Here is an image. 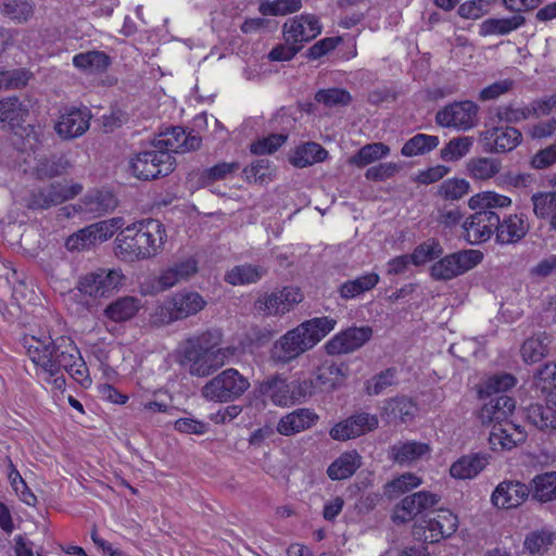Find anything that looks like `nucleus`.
<instances>
[{"mask_svg": "<svg viewBox=\"0 0 556 556\" xmlns=\"http://www.w3.org/2000/svg\"><path fill=\"white\" fill-rule=\"evenodd\" d=\"M24 346L31 362L48 375L47 381L52 382L58 390H64L65 378L61 372L66 371L81 387L91 386L89 369L80 354L79 349L67 336L52 339L50 336L42 338H25Z\"/></svg>", "mask_w": 556, "mask_h": 556, "instance_id": "nucleus-1", "label": "nucleus"}, {"mask_svg": "<svg viewBox=\"0 0 556 556\" xmlns=\"http://www.w3.org/2000/svg\"><path fill=\"white\" fill-rule=\"evenodd\" d=\"M336 325L337 320L328 316L303 321L287 331L274 343L271 349L273 359L282 364L295 359L320 342L334 329Z\"/></svg>", "mask_w": 556, "mask_h": 556, "instance_id": "nucleus-2", "label": "nucleus"}, {"mask_svg": "<svg viewBox=\"0 0 556 556\" xmlns=\"http://www.w3.org/2000/svg\"><path fill=\"white\" fill-rule=\"evenodd\" d=\"M220 332L215 329L188 338L181 346V364L195 377H207L226 363L227 350L218 348Z\"/></svg>", "mask_w": 556, "mask_h": 556, "instance_id": "nucleus-3", "label": "nucleus"}, {"mask_svg": "<svg viewBox=\"0 0 556 556\" xmlns=\"http://www.w3.org/2000/svg\"><path fill=\"white\" fill-rule=\"evenodd\" d=\"M166 238L164 225L149 218L127 226L118 233L116 241L121 254L130 260H147L163 250Z\"/></svg>", "mask_w": 556, "mask_h": 556, "instance_id": "nucleus-4", "label": "nucleus"}, {"mask_svg": "<svg viewBox=\"0 0 556 556\" xmlns=\"http://www.w3.org/2000/svg\"><path fill=\"white\" fill-rule=\"evenodd\" d=\"M513 200L495 191H482L472 195L468 206L475 211L464 223L465 238L470 244H479L490 240L491 227L483 219L490 215H502L504 210L511 206Z\"/></svg>", "mask_w": 556, "mask_h": 556, "instance_id": "nucleus-5", "label": "nucleus"}, {"mask_svg": "<svg viewBox=\"0 0 556 556\" xmlns=\"http://www.w3.org/2000/svg\"><path fill=\"white\" fill-rule=\"evenodd\" d=\"M206 302L198 292L180 291L156 305L149 317L150 325L162 327L202 311Z\"/></svg>", "mask_w": 556, "mask_h": 556, "instance_id": "nucleus-6", "label": "nucleus"}, {"mask_svg": "<svg viewBox=\"0 0 556 556\" xmlns=\"http://www.w3.org/2000/svg\"><path fill=\"white\" fill-rule=\"evenodd\" d=\"M250 388L247 377L235 368H227L208 380L202 388V396L212 402L226 403L241 397Z\"/></svg>", "mask_w": 556, "mask_h": 556, "instance_id": "nucleus-7", "label": "nucleus"}, {"mask_svg": "<svg viewBox=\"0 0 556 556\" xmlns=\"http://www.w3.org/2000/svg\"><path fill=\"white\" fill-rule=\"evenodd\" d=\"M128 167L131 175L140 180L157 179L174 170L175 157L153 144L152 149L135 154Z\"/></svg>", "mask_w": 556, "mask_h": 556, "instance_id": "nucleus-8", "label": "nucleus"}, {"mask_svg": "<svg viewBox=\"0 0 556 556\" xmlns=\"http://www.w3.org/2000/svg\"><path fill=\"white\" fill-rule=\"evenodd\" d=\"M458 528V518L448 509H439L426 515L414 526L413 535L415 540L433 544L443 539L450 538Z\"/></svg>", "mask_w": 556, "mask_h": 556, "instance_id": "nucleus-9", "label": "nucleus"}, {"mask_svg": "<svg viewBox=\"0 0 556 556\" xmlns=\"http://www.w3.org/2000/svg\"><path fill=\"white\" fill-rule=\"evenodd\" d=\"M482 260L483 253L479 250L457 251L433 263L430 276L435 281H448L475 268Z\"/></svg>", "mask_w": 556, "mask_h": 556, "instance_id": "nucleus-10", "label": "nucleus"}, {"mask_svg": "<svg viewBox=\"0 0 556 556\" xmlns=\"http://www.w3.org/2000/svg\"><path fill=\"white\" fill-rule=\"evenodd\" d=\"M124 280L121 269L97 268L79 277L77 289L92 299L108 298L124 285Z\"/></svg>", "mask_w": 556, "mask_h": 556, "instance_id": "nucleus-11", "label": "nucleus"}, {"mask_svg": "<svg viewBox=\"0 0 556 556\" xmlns=\"http://www.w3.org/2000/svg\"><path fill=\"white\" fill-rule=\"evenodd\" d=\"M491 219H483L490 224V239L495 236V241L501 245L516 244L529 232L530 224L523 213L508 215H490Z\"/></svg>", "mask_w": 556, "mask_h": 556, "instance_id": "nucleus-12", "label": "nucleus"}, {"mask_svg": "<svg viewBox=\"0 0 556 556\" xmlns=\"http://www.w3.org/2000/svg\"><path fill=\"white\" fill-rule=\"evenodd\" d=\"M117 199L108 189H96L89 191L80 201L72 206H64L61 211L67 217L79 215L81 218H97L115 210Z\"/></svg>", "mask_w": 556, "mask_h": 556, "instance_id": "nucleus-13", "label": "nucleus"}, {"mask_svg": "<svg viewBox=\"0 0 556 556\" xmlns=\"http://www.w3.org/2000/svg\"><path fill=\"white\" fill-rule=\"evenodd\" d=\"M478 112L479 106L472 101H455L437 112L435 123L444 128L467 131L478 125Z\"/></svg>", "mask_w": 556, "mask_h": 556, "instance_id": "nucleus-14", "label": "nucleus"}, {"mask_svg": "<svg viewBox=\"0 0 556 556\" xmlns=\"http://www.w3.org/2000/svg\"><path fill=\"white\" fill-rule=\"evenodd\" d=\"M83 191L80 184L66 186L60 182L50 184L45 188L31 190L24 199L25 206L29 210H48L67 200L74 199Z\"/></svg>", "mask_w": 556, "mask_h": 556, "instance_id": "nucleus-15", "label": "nucleus"}, {"mask_svg": "<svg viewBox=\"0 0 556 556\" xmlns=\"http://www.w3.org/2000/svg\"><path fill=\"white\" fill-rule=\"evenodd\" d=\"M300 289L285 287L281 290L262 294L254 304L255 309L263 316H282L302 302Z\"/></svg>", "mask_w": 556, "mask_h": 556, "instance_id": "nucleus-16", "label": "nucleus"}, {"mask_svg": "<svg viewBox=\"0 0 556 556\" xmlns=\"http://www.w3.org/2000/svg\"><path fill=\"white\" fill-rule=\"evenodd\" d=\"M484 143V150L490 153H506L518 147L522 140L521 132L511 126H490L479 135Z\"/></svg>", "mask_w": 556, "mask_h": 556, "instance_id": "nucleus-17", "label": "nucleus"}, {"mask_svg": "<svg viewBox=\"0 0 556 556\" xmlns=\"http://www.w3.org/2000/svg\"><path fill=\"white\" fill-rule=\"evenodd\" d=\"M378 425L379 420L376 415L362 412L337 422L330 429L329 435L332 440L343 442L374 431Z\"/></svg>", "mask_w": 556, "mask_h": 556, "instance_id": "nucleus-18", "label": "nucleus"}, {"mask_svg": "<svg viewBox=\"0 0 556 556\" xmlns=\"http://www.w3.org/2000/svg\"><path fill=\"white\" fill-rule=\"evenodd\" d=\"M92 115L88 108H67L59 116L54 125L58 136L71 140L83 136L90 126Z\"/></svg>", "mask_w": 556, "mask_h": 556, "instance_id": "nucleus-19", "label": "nucleus"}, {"mask_svg": "<svg viewBox=\"0 0 556 556\" xmlns=\"http://www.w3.org/2000/svg\"><path fill=\"white\" fill-rule=\"evenodd\" d=\"M372 328L369 326L351 327L331 338L325 350L329 355L348 354L361 349L372 337Z\"/></svg>", "mask_w": 556, "mask_h": 556, "instance_id": "nucleus-20", "label": "nucleus"}, {"mask_svg": "<svg viewBox=\"0 0 556 556\" xmlns=\"http://www.w3.org/2000/svg\"><path fill=\"white\" fill-rule=\"evenodd\" d=\"M323 30L317 16L313 14H301L289 18L283 24V36L289 45L301 46L315 39Z\"/></svg>", "mask_w": 556, "mask_h": 556, "instance_id": "nucleus-21", "label": "nucleus"}, {"mask_svg": "<svg viewBox=\"0 0 556 556\" xmlns=\"http://www.w3.org/2000/svg\"><path fill=\"white\" fill-rule=\"evenodd\" d=\"M439 500L437 494L428 491H419L407 495L396 504L392 519L397 523L410 521L424 510L434 507Z\"/></svg>", "mask_w": 556, "mask_h": 556, "instance_id": "nucleus-22", "label": "nucleus"}, {"mask_svg": "<svg viewBox=\"0 0 556 556\" xmlns=\"http://www.w3.org/2000/svg\"><path fill=\"white\" fill-rule=\"evenodd\" d=\"M201 137L186 132L182 127H172L161 132L154 141L155 148L172 153H186L200 148Z\"/></svg>", "mask_w": 556, "mask_h": 556, "instance_id": "nucleus-23", "label": "nucleus"}, {"mask_svg": "<svg viewBox=\"0 0 556 556\" xmlns=\"http://www.w3.org/2000/svg\"><path fill=\"white\" fill-rule=\"evenodd\" d=\"M483 399H488L479 410V419L483 425L509 422L508 418L516 408V401L513 397L502 394L484 396Z\"/></svg>", "mask_w": 556, "mask_h": 556, "instance_id": "nucleus-24", "label": "nucleus"}, {"mask_svg": "<svg viewBox=\"0 0 556 556\" xmlns=\"http://www.w3.org/2000/svg\"><path fill=\"white\" fill-rule=\"evenodd\" d=\"M526 439L527 432L520 426L509 421L493 425L489 443L493 451H510L522 444Z\"/></svg>", "mask_w": 556, "mask_h": 556, "instance_id": "nucleus-25", "label": "nucleus"}, {"mask_svg": "<svg viewBox=\"0 0 556 556\" xmlns=\"http://www.w3.org/2000/svg\"><path fill=\"white\" fill-rule=\"evenodd\" d=\"M198 273V261L190 256L166 267L157 277L159 291H165L188 281Z\"/></svg>", "mask_w": 556, "mask_h": 556, "instance_id": "nucleus-26", "label": "nucleus"}, {"mask_svg": "<svg viewBox=\"0 0 556 556\" xmlns=\"http://www.w3.org/2000/svg\"><path fill=\"white\" fill-rule=\"evenodd\" d=\"M530 494V489L519 481H504L492 494L494 506L510 509L519 506Z\"/></svg>", "mask_w": 556, "mask_h": 556, "instance_id": "nucleus-27", "label": "nucleus"}, {"mask_svg": "<svg viewBox=\"0 0 556 556\" xmlns=\"http://www.w3.org/2000/svg\"><path fill=\"white\" fill-rule=\"evenodd\" d=\"M490 463V455L484 452H476L463 455L450 467V475L454 479H475Z\"/></svg>", "mask_w": 556, "mask_h": 556, "instance_id": "nucleus-28", "label": "nucleus"}, {"mask_svg": "<svg viewBox=\"0 0 556 556\" xmlns=\"http://www.w3.org/2000/svg\"><path fill=\"white\" fill-rule=\"evenodd\" d=\"M319 416L311 408H298L280 418L277 431L290 437L315 426Z\"/></svg>", "mask_w": 556, "mask_h": 556, "instance_id": "nucleus-29", "label": "nucleus"}, {"mask_svg": "<svg viewBox=\"0 0 556 556\" xmlns=\"http://www.w3.org/2000/svg\"><path fill=\"white\" fill-rule=\"evenodd\" d=\"M258 391L262 396L270 400L276 406H292L291 384L279 375L263 380L258 386Z\"/></svg>", "mask_w": 556, "mask_h": 556, "instance_id": "nucleus-30", "label": "nucleus"}, {"mask_svg": "<svg viewBox=\"0 0 556 556\" xmlns=\"http://www.w3.org/2000/svg\"><path fill=\"white\" fill-rule=\"evenodd\" d=\"M344 364L324 363L314 374L315 388L317 391H332L338 388L345 376Z\"/></svg>", "mask_w": 556, "mask_h": 556, "instance_id": "nucleus-31", "label": "nucleus"}, {"mask_svg": "<svg viewBox=\"0 0 556 556\" xmlns=\"http://www.w3.org/2000/svg\"><path fill=\"white\" fill-rule=\"evenodd\" d=\"M28 116L27 106L17 97L0 100V128H15L21 126Z\"/></svg>", "mask_w": 556, "mask_h": 556, "instance_id": "nucleus-32", "label": "nucleus"}, {"mask_svg": "<svg viewBox=\"0 0 556 556\" xmlns=\"http://www.w3.org/2000/svg\"><path fill=\"white\" fill-rule=\"evenodd\" d=\"M525 24L526 18L521 14L502 18H486L480 24L479 34L483 37L492 35L505 36Z\"/></svg>", "mask_w": 556, "mask_h": 556, "instance_id": "nucleus-33", "label": "nucleus"}, {"mask_svg": "<svg viewBox=\"0 0 556 556\" xmlns=\"http://www.w3.org/2000/svg\"><path fill=\"white\" fill-rule=\"evenodd\" d=\"M140 307V299L129 295L121 296L105 307L104 315L112 321L123 323L131 319Z\"/></svg>", "mask_w": 556, "mask_h": 556, "instance_id": "nucleus-34", "label": "nucleus"}, {"mask_svg": "<svg viewBox=\"0 0 556 556\" xmlns=\"http://www.w3.org/2000/svg\"><path fill=\"white\" fill-rule=\"evenodd\" d=\"M267 274V269L260 265L241 264L233 266L225 274V281L231 286L256 283Z\"/></svg>", "mask_w": 556, "mask_h": 556, "instance_id": "nucleus-35", "label": "nucleus"}, {"mask_svg": "<svg viewBox=\"0 0 556 556\" xmlns=\"http://www.w3.org/2000/svg\"><path fill=\"white\" fill-rule=\"evenodd\" d=\"M327 157L326 149L317 142L309 141L295 148L290 156V163L295 167L303 168L323 162Z\"/></svg>", "mask_w": 556, "mask_h": 556, "instance_id": "nucleus-36", "label": "nucleus"}, {"mask_svg": "<svg viewBox=\"0 0 556 556\" xmlns=\"http://www.w3.org/2000/svg\"><path fill=\"white\" fill-rule=\"evenodd\" d=\"M361 459L356 451L345 452L330 464L327 475L331 480L348 479L361 467Z\"/></svg>", "mask_w": 556, "mask_h": 556, "instance_id": "nucleus-37", "label": "nucleus"}, {"mask_svg": "<svg viewBox=\"0 0 556 556\" xmlns=\"http://www.w3.org/2000/svg\"><path fill=\"white\" fill-rule=\"evenodd\" d=\"M76 68L87 74H99L108 70L111 58L103 51H87L76 54L73 58Z\"/></svg>", "mask_w": 556, "mask_h": 556, "instance_id": "nucleus-38", "label": "nucleus"}, {"mask_svg": "<svg viewBox=\"0 0 556 556\" xmlns=\"http://www.w3.org/2000/svg\"><path fill=\"white\" fill-rule=\"evenodd\" d=\"M429 452L430 447L428 444L416 441L399 442L390 448L392 459L401 465L412 464Z\"/></svg>", "mask_w": 556, "mask_h": 556, "instance_id": "nucleus-39", "label": "nucleus"}, {"mask_svg": "<svg viewBox=\"0 0 556 556\" xmlns=\"http://www.w3.org/2000/svg\"><path fill=\"white\" fill-rule=\"evenodd\" d=\"M549 344L551 338L546 333H540L527 339L520 348L523 362L528 364L540 362L548 355Z\"/></svg>", "mask_w": 556, "mask_h": 556, "instance_id": "nucleus-40", "label": "nucleus"}, {"mask_svg": "<svg viewBox=\"0 0 556 556\" xmlns=\"http://www.w3.org/2000/svg\"><path fill=\"white\" fill-rule=\"evenodd\" d=\"M70 167L65 155H50L38 159L34 170L39 179H48L63 175Z\"/></svg>", "mask_w": 556, "mask_h": 556, "instance_id": "nucleus-41", "label": "nucleus"}, {"mask_svg": "<svg viewBox=\"0 0 556 556\" xmlns=\"http://www.w3.org/2000/svg\"><path fill=\"white\" fill-rule=\"evenodd\" d=\"M379 282V276L376 273H368L353 280H348L339 287V294L344 300L355 299L356 296L370 291Z\"/></svg>", "mask_w": 556, "mask_h": 556, "instance_id": "nucleus-42", "label": "nucleus"}, {"mask_svg": "<svg viewBox=\"0 0 556 556\" xmlns=\"http://www.w3.org/2000/svg\"><path fill=\"white\" fill-rule=\"evenodd\" d=\"M502 169V162L497 159L479 156L467 162L469 175L477 180H489L496 176Z\"/></svg>", "mask_w": 556, "mask_h": 556, "instance_id": "nucleus-43", "label": "nucleus"}, {"mask_svg": "<svg viewBox=\"0 0 556 556\" xmlns=\"http://www.w3.org/2000/svg\"><path fill=\"white\" fill-rule=\"evenodd\" d=\"M35 7L34 0H5L0 7V12L14 23L24 24L33 17Z\"/></svg>", "mask_w": 556, "mask_h": 556, "instance_id": "nucleus-44", "label": "nucleus"}, {"mask_svg": "<svg viewBox=\"0 0 556 556\" xmlns=\"http://www.w3.org/2000/svg\"><path fill=\"white\" fill-rule=\"evenodd\" d=\"M532 497L546 503L556 500V471L536 475L532 480Z\"/></svg>", "mask_w": 556, "mask_h": 556, "instance_id": "nucleus-45", "label": "nucleus"}, {"mask_svg": "<svg viewBox=\"0 0 556 556\" xmlns=\"http://www.w3.org/2000/svg\"><path fill=\"white\" fill-rule=\"evenodd\" d=\"M555 540V533L548 529L534 530L526 535L523 548L531 556L545 554Z\"/></svg>", "mask_w": 556, "mask_h": 556, "instance_id": "nucleus-46", "label": "nucleus"}, {"mask_svg": "<svg viewBox=\"0 0 556 556\" xmlns=\"http://www.w3.org/2000/svg\"><path fill=\"white\" fill-rule=\"evenodd\" d=\"M439 143L438 136L417 134L404 143L401 154L406 157L422 155L434 150Z\"/></svg>", "mask_w": 556, "mask_h": 556, "instance_id": "nucleus-47", "label": "nucleus"}, {"mask_svg": "<svg viewBox=\"0 0 556 556\" xmlns=\"http://www.w3.org/2000/svg\"><path fill=\"white\" fill-rule=\"evenodd\" d=\"M390 153L389 146L382 142L368 143L350 157L349 163L357 167H365Z\"/></svg>", "mask_w": 556, "mask_h": 556, "instance_id": "nucleus-48", "label": "nucleus"}, {"mask_svg": "<svg viewBox=\"0 0 556 556\" xmlns=\"http://www.w3.org/2000/svg\"><path fill=\"white\" fill-rule=\"evenodd\" d=\"M517 379L510 374H500L489 377L479 389V396H498L514 388Z\"/></svg>", "mask_w": 556, "mask_h": 556, "instance_id": "nucleus-49", "label": "nucleus"}, {"mask_svg": "<svg viewBox=\"0 0 556 556\" xmlns=\"http://www.w3.org/2000/svg\"><path fill=\"white\" fill-rule=\"evenodd\" d=\"M555 410L540 403L530 404L526 408V418L535 428L551 431L555 421Z\"/></svg>", "mask_w": 556, "mask_h": 556, "instance_id": "nucleus-50", "label": "nucleus"}, {"mask_svg": "<svg viewBox=\"0 0 556 556\" xmlns=\"http://www.w3.org/2000/svg\"><path fill=\"white\" fill-rule=\"evenodd\" d=\"M421 483V478L413 472H405L386 483L383 486V493L388 498L393 500L415 488H418Z\"/></svg>", "mask_w": 556, "mask_h": 556, "instance_id": "nucleus-51", "label": "nucleus"}, {"mask_svg": "<svg viewBox=\"0 0 556 556\" xmlns=\"http://www.w3.org/2000/svg\"><path fill=\"white\" fill-rule=\"evenodd\" d=\"M472 146V137L453 138L441 149V159L445 162L458 161L470 152Z\"/></svg>", "mask_w": 556, "mask_h": 556, "instance_id": "nucleus-52", "label": "nucleus"}, {"mask_svg": "<svg viewBox=\"0 0 556 556\" xmlns=\"http://www.w3.org/2000/svg\"><path fill=\"white\" fill-rule=\"evenodd\" d=\"M534 386L542 393L546 394V400L556 391V362L546 363L541 366L533 376Z\"/></svg>", "mask_w": 556, "mask_h": 556, "instance_id": "nucleus-53", "label": "nucleus"}, {"mask_svg": "<svg viewBox=\"0 0 556 556\" xmlns=\"http://www.w3.org/2000/svg\"><path fill=\"white\" fill-rule=\"evenodd\" d=\"M443 254V248L437 239H428L420 243L413 251L412 258L415 266H421L426 263L441 257Z\"/></svg>", "mask_w": 556, "mask_h": 556, "instance_id": "nucleus-54", "label": "nucleus"}, {"mask_svg": "<svg viewBox=\"0 0 556 556\" xmlns=\"http://www.w3.org/2000/svg\"><path fill=\"white\" fill-rule=\"evenodd\" d=\"M397 370L393 367L387 368L383 371L371 377L365 383V390L368 395H378L387 388L396 383Z\"/></svg>", "mask_w": 556, "mask_h": 556, "instance_id": "nucleus-55", "label": "nucleus"}, {"mask_svg": "<svg viewBox=\"0 0 556 556\" xmlns=\"http://www.w3.org/2000/svg\"><path fill=\"white\" fill-rule=\"evenodd\" d=\"M470 189V184L463 178H450L438 187V194L445 200L456 201L465 197Z\"/></svg>", "mask_w": 556, "mask_h": 556, "instance_id": "nucleus-56", "label": "nucleus"}, {"mask_svg": "<svg viewBox=\"0 0 556 556\" xmlns=\"http://www.w3.org/2000/svg\"><path fill=\"white\" fill-rule=\"evenodd\" d=\"M302 8L301 0H274L263 2L260 12L267 16L287 15L299 11Z\"/></svg>", "mask_w": 556, "mask_h": 556, "instance_id": "nucleus-57", "label": "nucleus"}, {"mask_svg": "<svg viewBox=\"0 0 556 556\" xmlns=\"http://www.w3.org/2000/svg\"><path fill=\"white\" fill-rule=\"evenodd\" d=\"M30 78L31 73L26 68L1 71L0 89H21L28 84Z\"/></svg>", "mask_w": 556, "mask_h": 556, "instance_id": "nucleus-58", "label": "nucleus"}, {"mask_svg": "<svg viewBox=\"0 0 556 556\" xmlns=\"http://www.w3.org/2000/svg\"><path fill=\"white\" fill-rule=\"evenodd\" d=\"M533 203V212L539 218L548 217L549 220L556 212V191L534 193L531 198Z\"/></svg>", "mask_w": 556, "mask_h": 556, "instance_id": "nucleus-59", "label": "nucleus"}, {"mask_svg": "<svg viewBox=\"0 0 556 556\" xmlns=\"http://www.w3.org/2000/svg\"><path fill=\"white\" fill-rule=\"evenodd\" d=\"M315 100L326 106L348 105L352 101L351 94L341 88L321 89L316 92Z\"/></svg>", "mask_w": 556, "mask_h": 556, "instance_id": "nucleus-60", "label": "nucleus"}, {"mask_svg": "<svg viewBox=\"0 0 556 556\" xmlns=\"http://www.w3.org/2000/svg\"><path fill=\"white\" fill-rule=\"evenodd\" d=\"M414 402L405 396L394 397L388 401L386 409L393 418H399L401 421H406L412 418L415 413Z\"/></svg>", "mask_w": 556, "mask_h": 556, "instance_id": "nucleus-61", "label": "nucleus"}, {"mask_svg": "<svg viewBox=\"0 0 556 556\" xmlns=\"http://www.w3.org/2000/svg\"><path fill=\"white\" fill-rule=\"evenodd\" d=\"M495 117L498 122L516 124L530 118V111L527 105L517 108L514 104L500 105L495 110Z\"/></svg>", "mask_w": 556, "mask_h": 556, "instance_id": "nucleus-62", "label": "nucleus"}, {"mask_svg": "<svg viewBox=\"0 0 556 556\" xmlns=\"http://www.w3.org/2000/svg\"><path fill=\"white\" fill-rule=\"evenodd\" d=\"M490 0H469L462 3L458 8V15L468 20H477L489 12Z\"/></svg>", "mask_w": 556, "mask_h": 556, "instance_id": "nucleus-63", "label": "nucleus"}, {"mask_svg": "<svg viewBox=\"0 0 556 556\" xmlns=\"http://www.w3.org/2000/svg\"><path fill=\"white\" fill-rule=\"evenodd\" d=\"M287 141V136L273 134L251 144V152L263 155L277 151Z\"/></svg>", "mask_w": 556, "mask_h": 556, "instance_id": "nucleus-64", "label": "nucleus"}]
</instances>
